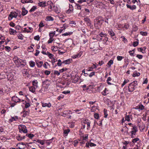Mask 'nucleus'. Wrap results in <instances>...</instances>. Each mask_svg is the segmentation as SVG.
I'll return each instance as SVG.
<instances>
[{
    "instance_id": "f257e3e1",
    "label": "nucleus",
    "mask_w": 149,
    "mask_h": 149,
    "mask_svg": "<svg viewBox=\"0 0 149 149\" xmlns=\"http://www.w3.org/2000/svg\"><path fill=\"white\" fill-rule=\"evenodd\" d=\"M18 129L20 132H23L26 133L27 132V130L26 126L24 125H18Z\"/></svg>"
},
{
    "instance_id": "f03ea898",
    "label": "nucleus",
    "mask_w": 149,
    "mask_h": 149,
    "mask_svg": "<svg viewBox=\"0 0 149 149\" xmlns=\"http://www.w3.org/2000/svg\"><path fill=\"white\" fill-rule=\"evenodd\" d=\"M95 22V26L96 24L99 25H101L104 22V20L101 17H97L94 20Z\"/></svg>"
},
{
    "instance_id": "7ed1b4c3",
    "label": "nucleus",
    "mask_w": 149,
    "mask_h": 149,
    "mask_svg": "<svg viewBox=\"0 0 149 149\" xmlns=\"http://www.w3.org/2000/svg\"><path fill=\"white\" fill-rule=\"evenodd\" d=\"M47 6H48V10L49 11H51L52 10L53 7H54V5L51 1H47Z\"/></svg>"
},
{
    "instance_id": "20e7f679",
    "label": "nucleus",
    "mask_w": 149,
    "mask_h": 149,
    "mask_svg": "<svg viewBox=\"0 0 149 149\" xmlns=\"http://www.w3.org/2000/svg\"><path fill=\"white\" fill-rule=\"evenodd\" d=\"M18 15V13L15 12H12L10 13L8 17L9 20H11L13 18H16Z\"/></svg>"
},
{
    "instance_id": "39448f33",
    "label": "nucleus",
    "mask_w": 149,
    "mask_h": 149,
    "mask_svg": "<svg viewBox=\"0 0 149 149\" xmlns=\"http://www.w3.org/2000/svg\"><path fill=\"white\" fill-rule=\"evenodd\" d=\"M17 59V63H19V66L24 67L26 63L25 60H22L18 58Z\"/></svg>"
},
{
    "instance_id": "423d86ee",
    "label": "nucleus",
    "mask_w": 149,
    "mask_h": 149,
    "mask_svg": "<svg viewBox=\"0 0 149 149\" xmlns=\"http://www.w3.org/2000/svg\"><path fill=\"white\" fill-rule=\"evenodd\" d=\"M83 52L82 51H80L76 54H74L72 56V58L73 59L78 58L80 57L82 55Z\"/></svg>"
},
{
    "instance_id": "0eeeda50",
    "label": "nucleus",
    "mask_w": 149,
    "mask_h": 149,
    "mask_svg": "<svg viewBox=\"0 0 149 149\" xmlns=\"http://www.w3.org/2000/svg\"><path fill=\"white\" fill-rule=\"evenodd\" d=\"M47 2L45 1H43L39 2L38 3V4L39 6L42 7H45L47 6Z\"/></svg>"
},
{
    "instance_id": "6e6552de",
    "label": "nucleus",
    "mask_w": 149,
    "mask_h": 149,
    "mask_svg": "<svg viewBox=\"0 0 149 149\" xmlns=\"http://www.w3.org/2000/svg\"><path fill=\"white\" fill-rule=\"evenodd\" d=\"M135 87L132 85L130 84L128 87V90L130 92H132L135 90Z\"/></svg>"
},
{
    "instance_id": "1a4fd4ad",
    "label": "nucleus",
    "mask_w": 149,
    "mask_h": 149,
    "mask_svg": "<svg viewBox=\"0 0 149 149\" xmlns=\"http://www.w3.org/2000/svg\"><path fill=\"white\" fill-rule=\"evenodd\" d=\"M18 119L17 116H15L14 117H11V118L9 120L8 122L11 123L14 121H16Z\"/></svg>"
},
{
    "instance_id": "9d476101",
    "label": "nucleus",
    "mask_w": 149,
    "mask_h": 149,
    "mask_svg": "<svg viewBox=\"0 0 149 149\" xmlns=\"http://www.w3.org/2000/svg\"><path fill=\"white\" fill-rule=\"evenodd\" d=\"M25 136H21L20 135L18 134L17 136H16V138L17 140L18 141H21L22 139L25 138Z\"/></svg>"
},
{
    "instance_id": "9b49d317",
    "label": "nucleus",
    "mask_w": 149,
    "mask_h": 149,
    "mask_svg": "<svg viewBox=\"0 0 149 149\" xmlns=\"http://www.w3.org/2000/svg\"><path fill=\"white\" fill-rule=\"evenodd\" d=\"M42 106L43 107H51V104L49 102L47 103H42Z\"/></svg>"
},
{
    "instance_id": "f8f14e48",
    "label": "nucleus",
    "mask_w": 149,
    "mask_h": 149,
    "mask_svg": "<svg viewBox=\"0 0 149 149\" xmlns=\"http://www.w3.org/2000/svg\"><path fill=\"white\" fill-rule=\"evenodd\" d=\"M12 100L15 102H20V100L17 97L13 96L12 98Z\"/></svg>"
},
{
    "instance_id": "ddd939ff",
    "label": "nucleus",
    "mask_w": 149,
    "mask_h": 149,
    "mask_svg": "<svg viewBox=\"0 0 149 149\" xmlns=\"http://www.w3.org/2000/svg\"><path fill=\"white\" fill-rule=\"evenodd\" d=\"M97 68V66L94 64H93V65L91 67H89L86 70L87 71H92V69L93 68Z\"/></svg>"
},
{
    "instance_id": "4468645a",
    "label": "nucleus",
    "mask_w": 149,
    "mask_h": 149,
    "mask_svg": "<svg viewBox=\"0 0 149 149\" xmlns=\"http://www.w3.org/2000/svg\"><path fill=\"white\" fill-rule=\"evenodd\" d=\"M108 33L111 37L115 36V34L112 29H110L108 31Z\"/></svg>"
},
{
    "instance_id": "2eb2a0df",
    "label": "nucleus",
    "mask_w": 149,
    "mask_h": 149,
    "mask_svg": "<svg viewBox=\"0 0 149 149\" xmlns=\"http://www.w3.org/2000/svg\"><path fill=\"white\" fill-rule=\"evenodd\" d=\"M126 6L128 8H130L132 10L135 9L136 8V6L134 5H133L132 6L129 4H127L126 5Z\"/></svg>"
},
{
    "instance_id": "dca6fc26",
    "label": "nucleus",
    "mask_w": 149,
    "mask_h": 149,
    "mask_svg": "<svg viewBox=\"0 0 149 149\" xmlns=\"http://www.w3.org/2000/svg\"><path fill=\"white\" fill-rule=\"evenodd\" d=\"M38 82L37 80H34L32 81L33 86L35 87L36 88H37Z\"/></svg>"
},
{
    "instance_id": "f3484780",
    "label": "nucleus",
    "mask_w": 149,
    "mask_h": 149,
    "mask_svg": "<svg viewBox=\"0 0 149 149\" xmlns=\"http://www.w3.org/2000/svg\"><path fill=\"white\" fill-rule=\"evenodd\" d=\"M132 131L131 132V133L136 134L137 132V128L136 126H133L132 128Z\"/></svg>"
},
{
    "instance_id": "a211bd4d",
    "label": "nucleus",
    "mask_w": 149,
    "mask_h": 149,
    "mask_svg": "<svg viewBox=\"0 0 149 149\" xmlns=\"http://www.w3.org/2000/svg\"><path fill=\"white\" fill-rule=\"evenodd\" d=\"M54 20V18L51 16H48L45 19V20L47 21H53Z\"/></svg>"
},
{
    "instance_id": "6ab92c4d",
    "label": "nucleus",
    "mask_w": 149,
    "mask_h": 149,
    "mask_svg": "<svg viewBox=\"0 0 149 149\" xmlns=\"http://www.w3.org/2000/svg\"><path fill=\"white\" fill-rule=\"evenodd\" d=\"M28 11L27 10L25 9V8H22V15L23 16H24L26 15L28 13Z\"/></svg>"
},
{
    "instance_id": "aec40b11",
    "label": "nucleus",
    "mask_w": 149,
    "mask_h": 149,
    "mask_svg": "<svg viewBox=\"0 0 149 149\" xmlns=\"http://www.w3.org/2000/svg\"><path fill=\"white\" fill-rule=\"evenodd\" d=\"M29 112L28 111H24L22 112L23 115L22 116L24 117L29 116Z\"/></svg>"
},
{
    "instance_id": "412c9836",
    "label": "nucleus",
    "mask_w": 149,
    "mask_h": 149,
    "mask_svg": "<svg viewBox=\"0 0 149 149\" xmlns=\"http://www.w3.org/2000/svg\"><path fill=\"white\" fill-rule=\"evenodd\" d=\"M72 61V60L70 58L63 61L62 63H65V64H69Z\"/></svg>"
},
{
    "instance_id": "4be33fe9",
    "label": "nucleus",
    "mask_w": 149,
    "mask_h": 149,
    "mask_svg": "<svg viewBox=\"0 0 149 149\" xmlns=\"http://www.w3.org/2000/svg\"><path fill=\"white\" fill-rule=\"evenodd\" d=\"M36 88L35 87L32 86L29 87V91L33 93H34L35 92L36 89Z\"/></svg>"
},
{
    "instance_id": "5701e85b",
    "label": "nucleus",
    "mask_w": 149,
    "mask_h": 149,
    "mask_svg": "<svg viewBox=\"0 0 149 149\" xmlns=\"http://www.w3.org/2000/svg\"><path fill=\"white\" fill-rule=\"evenodd\" d=\"M48 81V79H46L43 81L42 83L43 84V85H46L47 86L45 87L46 88H48L49 84L48 83H47V82Z\"/></svg>"
},
{
    "instance_id": "b1692460",
    "label": "nucleus",
    "mask_w": 149,
    "mask_h": 149,
    "mask_svg": "<svg viewBox=\"0 0 149 149\" xmlns=\"http://www.w3.org/2000/svg\"><path fill=\"white\" fill-rule=\"evenodd\" d=\"M9 31L10 34L14 35L17 33L15 30L12 29H10Z\"/></svg>"
},
{
    "instance_id": "393cba45",
    "label": "nucleus",
    "mask_w": 149,
    "mask_h": 149,
    "mask_svg": "<svg viewBox=\"0 0 149 149\" xmlns=\"http://www.w3.org/2000/svg\"><path fill=\"white\" fill-rule=\"evenodd\" d=\"M84 123L85 124H86L87 125V129H88V128L90 126V121H89L88 120H85L84 122Z\"/></svg>"
},
{
    "instance_id": "a878e982",
    "label": "nucleus",
    "mask_w": 149,
    "mask_h": 149,
    "mask_svg": "<svg viewBox=\"0 0 149 149\" xmlns=\"http://www.w3.org/2000/svg\"><path fill=\"white\" fill-rule=\"evenodd\" d=\"M108 91L107 90V88H106L102 92V95H103L105 96L108 93Z\"/></svg>"
},
{
    "instance_id": "bb28decb",
    "label": "nucleus",
    "mask_w": 149,
    "mask_h": 149,
    "mask_svg": "<svg viewBox=\"0 0 149 149\" xmlns=\"http://www.w3.org/2000/svg\"><path fill=\"white\" fill-rule=\"evenodd\" d=\"M46 141V140L44 139L43 140H37V142L38 143H40L41 145H43L45 144V141Z\"/></svg>"
},
{
    "instance_id": "cd10ccee",
    "label": "nucleus",
    "mask_w": 149,
    "mask_h": 149,
    "mask_svg": "<svg viewBox=\"0 0 149 149\" xmlns=\"http://www.w3.org/2000/svg\"><path fill=\"white\" fill-rule=\"evenodd\" d=\"M29 64L31 67H33L35 65V63L32 61H31L29 62Z\"/></svg>"
},
{
    "instance_id": "c85d7f7f",
    "label": "nucleus",
    "mask_w": 149,
    "mask_h": 149,
    "mask_svg": "<svg viewBox=\"0 0 149 149\" xmlns=\"http://www.w3.org/2000/svg\"><path fill=\"white\" fill-rule=\"evenodd\" d=\"M53 138L52 139L48 140H46L45 142L48 145H49L51 143H52V140L53 139Z\"/></svg>"
},
{
    "instance_id": "c756f323",
    "label": "nucleus",
    "mask_w": 149,
    "mask_h": 149,
    "mask_svg": "<svg viewBox=\"0 0 149 149\" xmlns=\"http://www.w3.org/2000/svg\"><path fill=\"white\" fill-rule=\"evenodd\" d=\"M37 9V7L36 6H33L31 8L29 12L30 13L34 11L36 9Z\"/></svg>"
},
{
    "instance_id": "7c9ffc66",
    "label": "nucleus",
    "mask_w": 149,
    "mask_h": 149,
    "mask_svg": "<svg viewBox=\"0 0 149 149\" xmlns=\"http://www.w3.org/2000/svg\"><path fill=\"white\" fill-rule=\"evenodd\" d=\"M43 64V62L42 61H40L38 62V63H36V64L37 66L38 67L40 68L41 67Z\"/></svg>"
},
{
    "instance_id": "2f4dec72",
    "label": "nucleus",
    "mask_w": 149,
    "mask_h": 149,
    "mask_svg": "<svg viewBox=\"0 0 149 149\" xmlns=\"http://www.w3.org/2000/svg\"><path fill=\"white\" fill-rule=\"evenodd\" d=\"M69 126L70 128H73L74 126V124L73 122H70L68 123Z\"/></svg>"
},
{
    "instance_id": "473e14b6",
    "label": "nucleus",
    "mask_w": 149,
    "mask_h": 149,
    "mask_svg": "<svg viewBox=\"0 0 149 149\" xmlns=\"http://www.w3.org/2000/svg\"><path fill=\"white\" fill-rule=\"evenodd\" d=\"M108 105L109 107H111L114 105V103L109 100H108Z\"/></svg>"
},
{
    "instance_id": "72a5a7b5",
    "label": "nucleus",
    "mask_w": 149,
    "mask_h": 149,
    "mask_svg": "<svg viewBox=\"0 0 149 149\" xmlns=\"http://www.w3.org/2000/svg\"><path fill=\"white\" fill-rule=\"evenodd\" d=\"M26 136H27L29 138L32 139L34 136L35 135L31 134H26Z\"/></svg>"
},
{
    "instance_id": "f704fd0d",
    "label": "nucleus",
    "mask_w": 149,
    "mask_h": 149,
    "mask_svg": "<svg viewBox=\"0 0 149 149\" xmlns=\"http://www.w3.org/2000/svg\"><path fill=\"white\" fill-rule=\"evenodd\" d=\"M71 111L70 110H68V111H64L63 113H62L63 114V115H67L68 114L72 113L71 112Z\"/></svg>"
},
{
    "instance_id": "c9c22d12",
    "label": "nucleus",
    "mask_w": 149,
    "mask_h": 149,
    "mask_svg": "<svg viewBox=\"0 0 149 149\" xmlns=\"http://www.w3.org/2000/svg\"><path fill=\"white\" fill-rule=\"evenodd\" d=\"M84 20L85 22H86L87 23L91 24V21L89 18L87 17L84 18Z\"/></svg>"
},
{
    "instance_id": "e433bc0d",
    "label": "nucleus",
    "mask_w": 149,
    "mask_h": 149,
    "mask_svg": "<svg viewBox=\"0 0 149 149\" xmlns=\"http://www.w3.org/2000/svg\"><path fill=\"white\" fill-rule=\"evenodd\" d=\"M113 61L112 60H110L107 63V65H108L109 67H110L111 66V65L113 64Z\"/></svg>"
},
{
    "instance_id": "4c0bfd02",
    "label": "nucleus",
    "mask_w": 149,
    "mask_h": 149,
    "mask_svg": "<svg viewBox=\"0 0 149 149\" xmlns=\"http://www.w3.org/2000/svg\"><path fill=\"white\" fill-rule=\"evenodd\" d=\"M76 9L78 10L81 9V6L78 3L76 4Z\"/></svg>"
},
{
    "instance_id": "58836bf2",
    "label": "nucleus",
    "mask_w": 149,
    "mask_h": 149,
    "mask_svg": "<svg viewBox=\"0 0 149 149\" xmlns=\"http://www.w3.org/2000/svg\"><path fill=\"white\" fill-rule=\"evenodd\" d=\"M139 140V138H134V139H133L132 140V142L134 143H135L137 141Z\"/></svg>"
},
{
    "instance_id": "ea45409f",
    "label": "nucleus",
    "mask_w": 149,
    "mask_h": 149,
    "mask_svg": "<svg viewBox=\"0 0 149 149\" xmlns=\"http://www.w3.org/2000/svg\"><path fill=\"white\" fill-rule=\"evenodd\" d=\"M130 84L134 86L135 87L137 85V81H134L133 82H132Z\"/></svg>"
},
{
    "instance_id": "a19ab883",
    "label": "nucleus",
    "mask_w": 149,
    "mask_h": 149,
    "mask_svg": "<svg viewBox=\"0 0 149 149\" xmlns=\"http://www.w3.org/2000/svg\"><path fill=\"white\" fill-rule=\"evenodd\" d=\"M140 34L143 36H147V33L146 31H141L140 32Z\"/></svg>"
},
{
    "instance_id": "79ce46f5",
    "label": "nucleus",
    "mask_w": 149,
    "mask_h": 149,
    "mask_svg": "<svg viewBox=\"0 0 149 149\" xmlns=\"http://www.w3.org/2000/svg\"><path fill=\"white\" fill-rule=\"evenodd\" d=\"M73 8H69V9L67 10L66 13H71L73 11Z\"/></svg>"
},
{
    "instance_id": "37998d69",
    "label": "nucleus",
    "mask_w": 149,
    "mask_h": 149,
    "mask_svg": "<svg viewBox=\"0 0 149 149\" xmlns=\"http://www.w3.org/2000/svg\"><path fill=\"white\" fill-rule=\"evenodd\" d=\"M129 80L128 79H125L123 83L122 84L121 86L123 87L128 82Z\"/></svg>"
},
{
    "instance_id": "c03bdc74",
    "label": "nucleus",
    "mask_w": 149,
    "mask_h": 149,
    "mask_svg": "<svg viewBox=\"0 0 149 149\" xmlns=\"http://www.w3.org/2000/svg\"><path fill=\"white\" fill-rule=\"evenodd\" d=\"M99 36L102 38L103 37L106 36L107 34L106 33H103L102 32H101L99 34Z\"/></svg>"
},
{
    "instance_id": "a18cd8bd",
    "label": "nucleus",
    "mask_w": 149,
    "mask_h": 149,
    "mask_svg": "<svg viewBox=\"0 0 149 149\" xmlns=\"http://www.w3.org/2000/svg\"><path fill=\"white\" fill-rule=\"evenodd\" d=\"M62 63H63L61 62V60L58 59V63H57V65L58 66H61V65Z\"/></svg>"
},
{
    "instance_id": "49530a36",
    "label": "nucleus",
    "mask_w": 149,
    "mask_h": 149,
    "mask_svg": "<svg viewBox=\"0 0 149 149\" xmlns=\"http://www.w3.org/2000/svg\"><path fill=\"white\" fill-rule=\"evenodd\" d=\"M140 73L138 72V73H134L132 74V76L134 77H135L136 76H140Z\"/></svg>"
},
{
    "instance_id": "de8ad7c7",
    "label": "nucleus",
    "mask_w": 149,
    "mask_h": 149,
    "mask_svg": "<svg viewBox=\"0 0 149 149\" xmlns=\"http://www.w3.org/2000/svg\"><path fill=\"white\" fill-rule=\"evenodd\" d=\"M94 117L96 119H98L99 118V116L98 114L97 113H95L94 114Z\"/></svg>"
},
{
    "instance_id": "09e8293b",
    "label": "nucleus",
    "mask_w": 149,
    "mask_h": 149,
    "mask_svg": "<svg viewBox=\"0 0 149 149\" xmlns=\"http://www.w3.org/2000/svg\"><path fill=\"white\" fill-rule=\"evenodd\" d=\"M86 141V139H85L84 138H83L82 139V140L81 141L80 143L81 145H82L84 144Z\"/></svg>"
},
{
    "instance_id": "8fccbe9b",
    "label": "nucleus",
    "mask_w": 149,
    "mask_h": 149,
    "mask_svg": "<svg viewBox=\"0 0 149 149\" xmlns=\"http://www.w3.org/2000/svg\"><path fill=\"white\" fill-rule=\"evenodd\" d=\"M25 102L26 103L25 104V108H27L30 106V104L29 103H27L25 101Z\"/></svg>"
},
{
    "instance_id": "3c124183",
    "label": "nucleus",
    "mask_w": 149,
    "mask_h": 149,
    "mask_svg": "<svg viewBox=\"0 0 149 149\" xmlns=\"http://www.w3.org/2000/svg\"><path fill=\"white\" fill-rule=\"evenodd\" d=\"M146 49V48H145V47H143V48L141 47L139 48H138V50L139 51H140L142 53H143V52L142 51H144V50H145Z\"/></svg>"
},
{
    "instance_id": "603ef678",
    "label": "nucleus",
    "mask_w": 149,
    "mask_h": 149,
    "mask_svg": "<svg viewBox=\"0 0 149 149\" xmlns=\"http://www.w3.org/2000/svg\"><path fill=\"white\" fill-rule=\"evenodd\" d=\"M54 40V39L53 38L50 37L49 40L47 41L48 43L49 44L52 43Z\"/></svg>"
},
{
    "instance_id": "864d4df0",
    "label": "nucleus",
    "mask_w": 149,
    "mask_h": 149,
    "mask_svg": "<svg viewBox=\"0 0 149 149\" xmlns=\"http://www.w3.org/2000/svg\"><path fill=\"white\" fill-rule=\"evenodd\" d=\"M125 119L126 120H127L128 122L130 121V117L128 115L126 116L125 117Z\"/></svg>"
},
{
    "instance_id": "5fc2aeb1",
    "label": "nucleus",
    "mask_w": 149,
    "mask_h": 149,
    "mask_svg": "<svg viewBox=\"0 0 149 149\" xmlns=\"http://www.w3.org/2000/svg\"><path fill=\"white\" fill-rule=\"evenodd\" d=\"M17 37L19 39L23 40V37L22 34H19L18 35Z\"/></svg>"
},
{
    "instance_id": "6e6d98bb",
    "label": "nucleus",
    "mask_w": 149,
    "mask_h": 149,
    "mask_svg": "<svg viewBox=\"0 0 149 149\" xmlns=\"http://www.w3.org/2000/svg\"><path fill=\"white\" fill-rule=\"evenodd\" d=\"M45 26L43 22L42 21H41L39 25V27H42Z\"/></svg>"
},
{
    "instance_id": "4d7b16f0",
    "label": "nucleus",
    "mask_w": 149,
    "mask_h": 149,
    "mask_svg": "<svg viewBox=\"0 0 149 149\" xmlns=\"http://www.w3.org/2000/svg\"><path fill=\"white\" fill-rule=\"evenodd\" d=\"M123 58V57L121 56H118L117 57V59L118 61H121Z\"/></svg>"
},
{
    "instance_id": "13d9d810",
    "label": "nucleus",
    "mask_w": 149,
    "mask_h": 149,
    "mask_svg": "<svg viewBox=\"0 0 149 149\" xmlns=\"http://www.w3.org/2000/svg\"><path fill=\"white\" fill-rule=\"evenodd\" d=\"M138 44L139 42L138 41H135L133 42V45L134 47H135L137 46L138 45Z\"/></svg>"
},
{
    "instance_id": "bf43d9fd",
    "label": "nucleus",
    "mask_w": 149,
    "mask_h": 149,
    "mask_svg": "<svg viewBox=\"0 0 149 149\" xmlns=\"http://www.w3.org/2000/svg\"><path fill=\"white\" fill-rule=\"evenodd\" d=\"M34 39L38 41L40 40V37L39 36V35L35 36L34 37Z\"/></svg>"
},
{
    "instance_id": "052dcab7",
    "label": "nucleus",
    "mask_w": 149,
    "mask_h": 149,
    "mask_svg": "<svg viewBox=\"0 0 149 149\" xmlns=\"http://www.w3.org/2000/svg\"><path fill=\"white\" fill-rule=\"evenodd\" d=\"M138 108L142 110L144 109V107L143 105L140 104L139 105Z\"/></svg>"
},
{
    "instance_id": "680f3d73",
    "label": "nucleus",
    "mask_w": 149,
    "mask_h": 149,
    "mask_svg": "<svg viewBox=\"0 0 149 149\" xmlns=\"http://www.w3.org/2000/svg\"><path fill=\"white\" fill-rule=\"evenodd\" d=\"M5 49L8 52H9L11 49L10 47L8 46H6L5 47Z\"/></svg>"
},
{
    "instance_id": "e2e57ef3",
    "label": "nucleus",
    "mask_w": 149,
    "mask_h": 149,
    "mask_svg": "<svg viewBox=\"0 0 149 149\" xmlns=\"http://www.w3.org/2000/svg\"><path fill=\"white\" fill-rule=\"evenodd\" d=\"M67 70V69L66 68H62L59 70V72L61 73H62L64 71H66Z\"/></svg>"
},
{
    "instance_id": "0e129e2a",
    "label": "nucleus",
    "mask_w": 149,
    "mask_h": 149,
    "mask_svg": "<svg viewBox=\"0 0 149 149\" xmlns=\"http://www.w3.org/2000/svg\"><path fill=\"white\" fill-rule=\"evenodd\" d=\"M49 65L48 63L47 62H45L43 65V66L46 69H47L48 67L47 65Z\"/></svg>"
},
{
    "instance_id": "69168bd1",
    "label": "nucleus",
    "mask_w": 149,
    "mask_h": 149,
    "mask_svg": "<svg viewBox=\"0 0 149 149\" xmlns=\"http://www.w3.org/2000/svg\"><path fill=\"white\" fill-rule=\"evenodd\" d=\"M60 72H59L58 71L54 70V74H56L57 75H60Z\"/></svg>"
},
{
    "instance_id": "338daca9",
    "label": "nucleus",
    "mask_w": 149,
    "mask_h": 149,
    "mask_svg": "<svg viewBox=\"0 0 149 149\" xmlns=\"http://www.w3.org/2000/svg\"><path fill=\"white\" fill-rule=\"evenodd\" d=\"M136 57L139 59H141L142 58L143 56L141 55L137 54Z\"/></svg>"
},
{
    "instance_id": "774afa93",
    "label": "nucleus",
    "mask_w": 149,
    "mask_h": 149,
    "mask_svg": "<svg viewBox=\"0 0 149 149\" xmlns=\"http://www.w3.org/2000/svg\"><path fill=\"white\" fill-rule=\"evenodd\" d=\"M85 12H86V15H89V13H90V11L87 8L85 9Z\"/></svg>"
}]
</instances>
